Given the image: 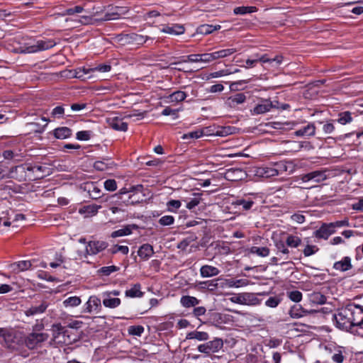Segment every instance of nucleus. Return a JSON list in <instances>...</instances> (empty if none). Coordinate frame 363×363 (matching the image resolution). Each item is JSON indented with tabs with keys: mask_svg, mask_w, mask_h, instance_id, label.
Returning a JSON list of instances; mask_svg holds the SVG:
<instances>
[{
	"mask_svg": "<svg viewBox=\"0 0 363 363\" xmlns=\"http://www.w3.org/2000/svg\"><path fill=\"white\" fill-rule=\"evenodd\" d=\"M333 321L335 327L343 331H351L353 328L360 329L363 321V307L350 303L337 309L333 314Z\"/></svg>",
	"mask_w": 363,
	"mask_h": 363,
	"instance_id": "1",
	"label": "nucleus"
},
{
	"mask_svg": "<svg viewBox=\"0 0 363 363\" xmlns=\"http://www.w3.org/2000/svg\"><path fill=\"white\" fill-rule=\"evenodd\" d=\"M57 43L52 39H25L20 43L14 51L19 53L31 54L45 51L55 47Z\"/></svg>",
	"mask_w": 363,
	"mask_h": 363,
	"instance_id": "2",
	"label": "nucleus"
},
{
	"mask_svg": "<svg viewBox=\"0 0 363 363\" xmlns=\"http://www.w3.org/2000/svg\"><path fill=\"white\" fill-rule=\"evenodd\" d=\"M286 164L281 162L274 164L259 167L256 168L255 174L261 178L269 179L286 171Z\"/></svg>",
	"mask_w": 363,
	"mask_h": 363,
	"instance_id": "3",
	"label": "nucleus"
},
{
	"mask_svg": "<svg viewBox=\"0 0 363 363\" xmlns=\"http://www.w3.org/2000/svg\"><path fill=\"white\" fill-rule=\"evenodd\" d=\"M29 164H23L12 167L9 173V177L21 181H33L42 178V175L32 174L30 172Z\"/></svg>",
	"mask_w": 363,
	"mask_h": 363,
	"instance_id": "4",
	"label": "nucleus"
},
{
	"mask_svg": "<svg viewBox=\"0 0 363 363\" xmlns=\"http://www.w3.org/2000/svg\"><path fill=\"white\" fill-rule=\"evenodd\" d=\"M49 338L46 333L32 332L26 335L24 339L26 346L30 350L41 347L43 344Z\"/></svg>",
	"mask_w": 363,
	"mask_h": 363,
	"instance_id": "5",
	"label": "nucleus"
},
{
	"mask_svg": "<svg viewBox=\"0 0 363 363\" xmlns=\"http://www.w3.org/2000/svg\"><path fill=\"white\" fill-rule=\"evenodd\" d=\"M223 347V341L221 338L216 337L213 340L201 344L197 347L199 352L209 355L218 352Z\"/></svg>",
	"mask_w": 363,
	"mask_h": 363,
	"instance_id": "6",
	"label": "nucleus"
},
{
	"mask_svg": "<svg viewBox=\"0 0 363 363\" xmlns=\"http://www.w3.org/2000/svg\"><path fill=\"white\" fill-rule=\"evenodd\" d=\"M277 101H272L268 99H262L260 101L250 110L252 116H257L269 112L272 108H278Z\"/></svg>",
	"mask_w": 363,
	"mask_h": 363,
	"instance_id": "7",
	"label": "nucleus"
},
{
	"mask_svg": "<svg viewBox=\"0 0 363 363\" xmlns=\"http://www.w3.org/2000/svg\"><path fill=\"white\" fill-rule=\"evenodd\" d=\"M119 40L127 44H135V45H143L145 43L150 40L151 43L153 42V38L147 36L143 35L140 34H137L135 33H131L128 34H123L121 36Z\"/></svg>",
	"mask_w": 363,
	"mask_h": 363,
	"instance_id": "8",
	"label": "nucleus"
},
{
	"mask_svg": "<svg viewBox=\"0 0 363 363\" xmlns=\"http://www.w3.org/2000/svg\"><path fill=\"white\" fill-rule=\"evenodd\" d=\"M108 247V243L103 240H91L86 243L85 252L86 255H95Z\"/></svg>",
	"mask_w": 363,
	"mask_h": 363,
	"instance_id": "9",
	"label": "nucleus"
},
{
	"mask_svg": "<svg viewBox=\"0 0 363 363\" xmlns=\"http://www.w3.org/2000/svg\"><path fill=\"white\" fill-rule=\"evenodd\" d=\"M101 309V301L96 296H91L83 306V312L87 313H99Z\"/></svg>",
	"mask_w": 363,
	"mask_h": 363,
	"instance_id": "10",
	"label": "nucleus"
},
{
	"mask_svg": "<svg viewBox=\"0 0 363 363\" xmlns=\"http://www.w3.org/2000/svg\"><path fill=\"white\" fill-rule=\"evenodd\" d=\"M325 171L315 170L307 174H302L301 179L303 182L313 181L316 183L322 182L327 179Z\"/></svg>",
	"mask_w": 363,
	"mask_h": 363,
	"instance_id": "11",
	"label": "nucleus"
},
{
	"mask_svg": "<svg viewBox=\"0 0 363 363\" xmlns=\"http://www.w3.org/2000/svg\"><path fill=\"white\" fill-rule=\"evenodd\" d=\"M52 340L58 344H68L69 342L66 339L67 330L61 324H54L52 325Z\"/></svg>",
	"mask_w": 363,
	"mask_h": 363,
	"instance_id": "12",
	"label": "nucleus"
},
{
	"mask_svg": "<svg viewBox=\"0 0 363 363\" xmlns=\"http://www.w3.org/2000/svg\"><path fill=\"white\" fill-rule=\"evenodd\" d=\"M247 173L241 168L233 167L228 169L225 174V178L230 181L238 182L247 178Z\"/></svg>",
	"mask_w": 363,
	"mask_h": 363,
	"instance_id": "13",
	"label": "nucleus"
},
{
	"mask_svg": "<svg viewBox=\"0 0 363 363\" xmlns=\"http://www.w3.org/2000/svg\"><path fill=\"white\" fill-rule=\"evenodd\" d=\"M81 188L88 192L89 196L92 199H97L101 198V190L97 186L95 182H86L82 184Z\"/></svg>",
	"mask_w": 363,
	"mask_h": 363,
	"instance_id": "14",
	"label": "nucleus"
},
{
	"mask_svg": "<svg viewBox=\"0 0 363 363\" xmlns=\"http://www.w3.org/2000/svg\"><path fill=\"white\" fill-rule=\"evenodd\" d=\"M335 232V230L333 229L330 223H323L319 229L316 230L314 232V235L317 238H322L327 240L329 236L333 234Z\"/></svg>",
	"mask_w": 363,
	"mask_h": 363,
	"instance_id": "15",
	"label": "nucleus"
},
{
	"mask_svg": "<svg viewBox=\"0 0 363 363\" xmlns=\"http://www.w3.org/2000/svg\"><path fill=\"white\" fill-rule=\"evenodd\" d=\"M49 304L47 301H43L38 305L31 306L25 311V314L27 316L36 315L43 313L48 308Z\"/></svg>",
	"mask_w": 363,
	"mask_h": 363,
	"instance_id": "16",
	"label": "nucleus"
},
{
	"mask_svg": "<svg viewBox=\"0 0 363 363\" xmlns=\"http://www.w3.org/2000/svg\"><path fill=\"white\" fill-rule=\"evenodd\" d=\"M160 31L164 33L179 35L183 34L185 31V29L182 25L172 24L164 26L161 28Z\"/></svg>",
	"mask_w": 363,
	"mask_h": 363,
	"instance_id": "17",
	"label": "nucleus"
},
{
	"mask_svg": "<svg viewBox=\"0 0 363 363\" xmlns=\"http://www.w3.org/2000/svg\"><path fill=\"white\" fill-rule=\"evenodd\" d=\"M246 99L247 96L244 93H238L228 97L226 103L230 107L235 108L237 106L245 103Z\"/></svg>",
	"mask_w": 363,
	"mask_h": 363,
	"instance_id": "18",
	"label": "nucleus"
},
{
	"mask_svg": "<svg viewBox=\"0 0 363 363\" xmlns=\"http://www.w3.org/2000/svg\"><path fill=\"white\" fill-rule=\"evenodd\" d=\"M108 123L110 127L116 130L126 131L128 130V123L118 117L108 118Z\"/></svg>",
	"mask_w": 363,
	"mask_h": 363,
	"instance_id": "19",
	"label": "nucleus"
},
{
	"mask_svg": "<svg viewBox=\"0 0 363 363\" xmlns=\"http://www.w3.org/2000/svg\"><path fill=\"white\" fill-rule=\"evenodd\" d=\"M220 271L216 267L211 265H203L200 268V274L203 278H208L217 276Z\"/></svg>",
	"mask_w": 363,
	"mask_h": 363,
	"instance_id": "20",
	"label": "nucleus"
},
{
	"mask_svg": "<svg viewBox=\"0 0 363 363\" xmlns=\"http://www.w3.org/2000/svg\"><path fill=\"white\" fill-rule=\"evenodd\" d=\"M315 134V126L313 123H308L307 125L301 128L294 132L297 137L313 136Z\"/></svg>",
	"mask_w": 363,
	"mask_h": 363,
	"instance_id": "21",
	"label": "nucleus"
},
{
	"mask_svg": "<svg viewBox=\"0 0 363 363\" xmlns=\"http://www.w3.org/2000/svg\"><path fill=\"white\" fill-rule=\"evenodd\" d=\"M153 247L147 243L141 245L138 251V256L144 260L149 259L153 255Z\"/></svg>",
	"mask_w": 363,
	"mask_h": 363,
	"instance_id": "22",
	"label": "nucleus"
},
{
	"mask_svg": "<svg viewBox=\"0 0 363 363\" xmlns=\"http://www.w3.org/2000/svg\"><path fill=\"white\" fill-rule=\"evenodd\" d=\"M138 228V227L135 224L127 225L121 229H119V230L112 232L111 234V237L113 238H118V237L129 235L132 233L133 230H136Z\"/></svg>",
	"mask_w": 363,
	"mask_h": 363,
	"instance_id": "23",
	"label": "nucleus"
},
{
	"mask_svg": "<svg viewBox=\"0 0 363 363\" xmlns=\"http://www.w3.org/2000/svg\"><path fill=\"white\" fill-rule=\"evenodd\" d=\"M351 259L350 257H345L341 260L334 263L333 268L340 272H345L352 268Z\"/></svg>",
	"mask_w": 363,
	"mask_h": 363,
	"instance_id": "24",
	"label": "nucleus"
},
{
	"mask_svg": "<svg viewBox=\"0 0 363 363\" xmlns=\"http://www.w3.org/2000/svg\"><path fill=\"white\" fill-rule=\"evenodd\" d=\"M187 96L186 92L183 91H176L165 97L167 103H178L183 101Z\"/></svg>",
	"mask_w": 363,
	"mask_h": 363,
	"instance_id": "25",
	"label": "nucleus"
},
{
	"mask_svg": "<svg viewBox=\"0 0 363 363\" xmlns=\"http://www.w3.org/2000/svg\"><path fill=\"white\" fill-rule=\"evenodd\" d=\"M209 339V335L206 332L194 330L186 334V340H196L198 341H206Z\"/></svg>",
	"mask_w": 363,
	"mask_h": 363,
	"instance_id": "26",
	"label": "nucleus"
},
{
	"mask_svg": "<svg viewBox=\"0 0 363 363\" xmlns=\"http://www.w3.org/2000/svg\"><path fill=\"white\" fill-rule=\"evenodd\" d=\"M52 133L55 138L64 140L69 138L72 135V131L67 127H60L55 128Z\"/></svg>",
	"mask_w": 363,
	"mask_h": 363,
	"instance_id": "27",
	"label": "nucleus"
},
{
	"mask_svg": "<svg viewBox=\"0 0 363 363\" xmlns=\"http://www.w3.org/2000/svg\"><path fill=\"white\" fill-rule=\"evenodd\" d=\"M200 301L197 298L188 295L182 296L180 298V303L184 308L195 307Z\"/></svg>",
	"mask_w": 363,
	"mask_h": 363,
	"instance_id": "28",
	"label": "nucleus"
},
{
	"mask_svg": "<svg viewBox=\"0 0 363 363\" xmlns=\"http://www.w3.org/2000/svg\"><path fill=\"white\" fill-rule=\"evenodd\" d=\"M274 246L277 250V255H284L285 259H288V255L289 254V250L288 249V246L286 244V241L279 239L275 240L274 241Z\"/></svg>",
	"mask_w": 363,
	"mask_h": 363,
	"instance_id": "29",
	"label": "nucleus"
},
{
	"mask_svg": "<svg viewBox=\"0 0 363 363\" xmlns=\"http://www.w3.org/2000/svg\"><path fill=\"white\" fill-rule=\"evenodd\" d=\"M32 267V263L30 260H22L17 262L13 263L11 265L12 270L13 272H23L25 270H28L30 269Z\"/></svg>",
	"mask_w": 363,
	"mask_h": 363,
	"instance_id": "30",
	"label": "nucleus"
},
{
	"mask_svg": "<svg viewBox=\"0 0 363 363\" xmlns=\"http://www.w3.org/2000/svg\"><path fill=\"white\" fill-rule=\"evenodd\" d=\"M194 197L189 199V200L185 199L182 201L186 203V208L189 210L194 209L196 206H197L201 201V195L199 194H193Z\"/></svg>",
	"mask_w": 363,
	"mask_h": 363,
	"instance_id": "31",
	"label": "nucleus"
},
{
	"mask_svg": "<svg viewBox=\"0 0 363 363\" xmlns=\"http://www.w3.org/2000/svg\"><path fill=\"white\" fill-rule=\"evenodd\" d=\"M141 286L140 284L133 285L132 288L128 289L125 292L126 297L130 298H140L143 296V292L140 291Z\"/></svg>",
	"mask_w": 363,
	"mask_h": 363,
	"instance_id": "32",
	"label": "nucleus"
},
{
	"mask_svg": "<svg viewBox=\"0 0 363 363\" xmlns=\"http://www.w3.org/2000/svg\"><path fill=\"white\" fill-rule=\"evenodd\" d=\"M220 28V26H213V25H208V24H203L199 26L197 29L196 32L199 34L201 35H208L211 33H213L214 30H218Z\"/></svg>",
	"mask_w": 363,
	"mask_h": 363,
	"instance_id": "33",
	"label": "nucleus"
},
{
	"mask_svg": "<svg viewBox=\"0 0 363 363\" xmlns=\"http://www.w3.org/2000/svg\"><path fill=\"white\" fill-rule=\"evenodd\" d=\"M235 52H237V50L235 48H233L223 49V50H220L213 52V57L214 58V60H218L220 58H225V57H229L231 55H233V53H235Z\"/></svg>",
	"mask_w": 363,
	"mask_h": 363,
	"instance_id": "34",
	"label": "nucleus"
},
{
	"mask_svg": "<svg viewBox=\"0 0 363 363\" xmlns=\"http://www.w3.org/2000/svg\"><path fill=\"white\" fill-rule=\"evenodd\" d=\"M308 313L309 312L303 309L300 305H295L291 308L289 313L293 318H299Z\"/></svg>",
	"mask_w": 363,
	"mask_h": 363,
	"instance_id": "35",
	"label": "nucleus"
},
{
	"mask_svg": "<svg viewBox=\"0 0 363 363\" xmlns=\"http://www.w3.org/2000/svg\"><path fill=\"white\" fill-rule=\"evenodd\" d=\"M41 121L45 122L44 125H41L38 122H32L28 124V126L30 127V129L33 130L35 133H42L45 131V127L49 121L48 118L45 117H42Z\"/></svg>",
	"mask_w": 363,
	"mask_h": 363,
	"instance_id": "36",
	"label": "nucleus"
},
{
	"mask_svg": "<svg viewBox=\"0 0 363 363\" xmlns=\"http://www.w3.org/2000/svg\"><path fill=\"white\" fill-rule=\"evenodd\" d=\"M309 300L315 304H324L326 302V297L320 292L314 291L309 294Z\"/></svg>",
	"mask_w": 363,
	"mask_h": 363,
	"instance_id": "37",
	"label": "nucleus"
},
{
	"mask_svg": "<svg viewBox=\"0 0 363 363\" xmlns=\"http://www.w3.org/2000/svg\"><path fill=\"white\" fill-rule=\"evenodd\" d=\"M1 189L6 191L8 194H11L19 192L20 186L12 181H8L1 185Z\"/></svg>",
	"mask_w": 363,
	"mask_h": 363,
	"instance_id": "38",
	"label": "nucleus"
},
{
	"mask_svg": "<svg viewBox=\"0 0 363 363\" xmlns=\"http://www.w3.org/2000/svg\"><path fill=\"white\" fill-rule=\"evenodd\" d=\"M2 156L5 160H13L14 161H19L21 158L23 157L22 153L11 150H4L2 153Z\"/></svg>",
	"mask_w": 363,
	"mask_h": 363,
	"instance_id": "39",
	"label": "nucleus"
},
{
	"mask_svg": "<svg viewBox=\"0 0 363 363\" xmlns=\"http://www.w3.org/2000/svg\"><path fill=\"white\" fill-rule=\"evenodd\" d=\"M223 281H225V279H221V278L208 280L207 290H208L210 291H214L219 287L220 288L225 287V283H223Z\"/></svg>",
	"mask_w": 363,
	"mask_h": 363,
	"instance_id": "40",
	"label": "nucleus"
},
{
	"mask_svg": "<svg viewBox=\"0 0 363 363\" xmlns=\"http://www.w3.org/2000/svg\"><path fill=\"white\" fill-rule=\"evenodd\" d=\"M260 303L259 299L254 294L245 293L243 305L257 306Z\"/></svg>",
	"mask_w": 363,
	"mask_h": 363,
	"instance_id": "41",
	"label": "nucleus"
},
{
	"mask_svg": "<svg viewBox=\"0 0 363 363\" xmlns=\"http://www.w3.org/2000/svg\"><path fill=\"white\" fill-rule=\"evenodd\" d=\"M82 300L79 296H69L63 301V306L65 308H74L79 306Z\"/></svg>",
	"mask_w": 363,
	"mask_h": 363,
	"instance_id": "42",
	"label": "nucleus"
},
{
	"mask_svg": "<svg viewBox=\"0 0 363 363\" xmlns=\"http://www.w3.org/2000/svg\"><path fill=\"white\" fill-rule=\"evenodd\" d=\"M353 120L352 113L350 111H343L338 113L337 121L341 125L350 123Z\"/></svg>",
	"mask_w": 363,
	"mask_h": 363,
	"instance_id": "43",
	"label": "nucleus"
},
{
	"mask_svg": "<svg viewBox=\"0 0 363 363\" xmlns=\"http://www.w3.org/2000/svg\"><path fill=\"white\" fill-rule=\"evenodd\" d=\"M121 301L118 298H111L108 296V297L104 298L103 305L106 308H115L120 306Z\"/></svg>",
	"mask_w": 363,
	"mask_h": 363,
	"instance_id": "44",
	"label": "nucleus"
},
{
	"mask_svg": "<svg viewBox=\"0 0 363 363\" xmlns=\"http://www.w3.org/2000/svg\"><path fill=\"white\" fill-rule=\"evenodd\" d=\"M255 202L251 199H239L233 203L235 206H242V208L245 211L251 209Z\"/></svg>",
	"mask_w": 363,
	"mask_h": 363,
	"instance_id": "45",
	"label": "nucleus"
},
{
	"mask_svg": "<svg viewBox=\"0 0 363 363\" xmlns=\"http://www.w3.org/2000/svg\"><path fill=\"white\" fill-rule=\"evenodd\" d=\"M286 244L290 247H298L301 244V239L294 235H289L286 239Z\"/></svg>",
	"mask_w": 363,
	"mask_h": 363,
	"instance_id": "46",
	"label": "nucleus"
},
{
	"mask_svg": "<svg viewBox=\"0 0 363 363\" xmlns=\"http://www.w3.org/2000/svg\"><path fill=\"white\" fill-rule=\"evenodd\" d=\"M257 11L255 6H239L236 7L233 10V13L235 15H245L247 13H251Z\"/></svg>",
	"mask_w": 363,
	"mask_h": 363,
	"instance_id": "47",
	"label": "nucleus"
},
{
	"mask_svg": "<svg viewBox=\"0 0 363 363\" xmlns=\"http://www.w3.org/2000/svg\"><path fill=\"white\" fill-rule=\"evenodd\" d=\"M119 270V267L111 265L107 267H102L99 269H98L97 273L101 276H109L111 274L116 272Z\"/></svg>",
	"mask_w": 363,
	"mask_h": 363,
	"instance_id": "48",
	"label": "nucleus"
},
{
	"mask_svg": "<svg viewBox=\"0 0 363 363\" xmlns=\"http://www.w3.org/2000/svg\"><path fill=\"white\" fill-rule=\"evenodd\" d=\"M223 283H225V286L228 287H240L242 286H246L247 281L243 279H225V281H223Z\"/></svg>",
	"mask_w": 363,
	"mask_h": 363,
	"instance_id": "49",
	"label": "nucleus"
},
{
	"mask_svg": "<svg viewBox=\"0 0 363 363\" xmlns=\"http://www.w3.org/2000/svg\"><path fill=\"white\" fill-rule=\"evenodd\" d=\"M94 135L91 130H80L76 133V138L80 141H87Z\"/></svg>",
	"mask_w": 363,
	"mask_h": 363,
	"instance_id": "50",
	"label": "nucleus"
},
{
	"mask_svg": "<svg viewBox=\"0 0 363 363\" xmlns=\"http://www.w3.org/2000/svg\"><path fill=\"white\" fill-rule=\"evenodd\" d=\"M145 328L142 325H131L128 327V334L133 336L140 337L144 333Z\"/></svg>",
	"mask_w": 363,
	"mask_h": 363,
	"instance_id": "51",
	"label": "nucleus"
},
{
	"mask_svg": "<svg viewBox=\"0 0 363 363\" xmlns=\"http://www.w3.org/2000/svg\"><path fill=\"white\" fill-rule=\"evenodd\" d=\"M204 134V130H196L194 131L189 132L188 133L184 134L182 137L183 140L188 139H197L203 136Z\"/></svg>",
	"mask_w": 363,
	"mask_h": 363,
	"instance_id": "52",
	"label": "nucleus"
},
{
	"mask_svg": "<svg viewBox=\"0 0 363 363\" xmlns=\"http://www.w3.org/2000/svg\"><path fill=\"white\" fill-rule=\"evenodd\" d=\"M181 206L182 202L179 200H169L167 203V211L172 213H176Z\"/></svg>",
	"mask_w": 363,
	"mask_h": 363,
	"instance_id": "53",
	"label": "nucleus"
},
{
	"mask_svg": "<svg viewBox=\"0 0 363 363\" xmlns=\"http://www.w3.org/2000/svg\"><path fill=\"white\" fill-rule=\"evenodd\" d=\"M89 15L82 16L79 19V22L83 25L93 24L95 20L93 18L94 12L89 11Z\"/></svg>",
	"mask_w": 363,
	"mask_h": 363,
	"instance_id": "54",
	"label": "nucleus"
},
{
	"mask_svg": "<svg viewBox=\"0 0 363 363\" xmlns=\"http://www.w3.org/2000/svg\"><path fill=\"white\" fill-rule=\"evenodd\" d=\"M252 253H255L257 255L264 257H267L269 255V249L267 247H253L251 250Z\"/></svg>",
	"mask_w": 363,
	"mask_h": 363,
	"instance_id": "55",
	"label": "nucleus"
},
{
	"mask_svg": "<svg viewBox=\"0 0 363 363\" xmlns=\"http://www.w3.org/2000/svg\"><path fill=\"white\" fill-rule=\"evenodd\" d=\"M104 189L108 191H114L117 189V183L115 179H106L104 182Z\"/></svg>",
	"mask_w": 363,
	"mask_h": 363,
	"instance_id": "56",
	"label": "nucleus"
},
{
	"mask_svg": "<svg viewBox=\"0 0 363 363\" xmlns=\"http://www.w3.org/2000/svg\"><path fill=\"white\" fill-rule=\"evenodd\" d=\"M158 222L162 226L171 225L174 223V218L172 216H164L159 219Z\"/></svg>",
	"mask_w": 363,
	"mask_h": 363,
	"instance_id": "57",
	"label": "nucleus"
},
{
	"mask_svg": "<svg viewBox=\"0 0 363 363\" xmlns=\"http://www.w3.org/2000/svg\"><path fill=\"white\" fill-rule=\"evenodd\" d=\"M331 359L335 363H342L345 359L342 350L337 349L331 355Z\"/></svg>",
	"mask_w": 363,
	"mask_h": 363,
	"instance_id": "58",
	"label": "nucleus"
},
{
	"mask_svg": "<svg viewBox=\"0 0 363 363\" xmlns=\"http://www.w3.org/2000/svg\"><path fill=\"white\" fill-rule=\"evenodd\" d=\"M288 297L292 301L298 303L302 299V293L299 291H291L288 292Z\"/></svg>",
	"mask_w": 363,
	"mask_h": 363,
	"instance_id": "59",
	"label": "nucleus"
},
{
	"mask_svg": "<svg viewBox=\"0 0 363 363\" xmlns=\"http://www.w3.org/2000/svg\"><path fill=\"white\" fill-rule=\"evenodd\" d=\"M318 251V247L316 245H307L304 248L303 253L306 257H309L314 255Z\"/></svg>",
	"mask_w": 363,
	"mask_h": 363,
	"instance_id": "60",
	"label": "nucleus"
},
{
	"mask_svg": "<svg viewBox=\"0 0 363 363\" xmlns=\"http://www.w3.org/2000/svg\"><path fill=\"white\" fill-rule=\"evenodd\" d=\"M320 123H323V131L325 134H330L334 132L335 125L332 122L326 121V122H320Z\"/></svg>",
	"mask_w": 363,
	"mask_h": 363,
	"instance_id": "61",
	"label": "nucleus"
},
{
	"mask_svg": "<svg viewBox=\"0 0 363 363\" xmlns=\"http://www.w3.org/2000/svg\"><path fill=\"white\" fill-rule=\"evenodd\" d=\"M162 115L163 116H172L173 119H176L178 118V110L172 109V108L167 106L163 109L162 111Z\"/></svg>",
	"mask_w": 363,
	"mask_h": 363,
	"instance_id": "62",
	"label": "nucleus"
},
{
	"mask_svg": "<svg viewBox=\"0 0 363 363\" xmlns=\"http://www.w3.org/2000/svg\"><path fill=\"white\" fill-rule=\"evenodd\" d=\"M84 212L87 213L88 214L95 215L98 212L99 209L101 208V206L91 204L84 206Z\"/></svg>",
	"mask_w": 363,
	"mask_h": 363,
	"instance_id": "63",
	"label": "nucleus"
},
{
	"mask_svg": "<svg viewBox=\"0 0 363 363\" xmlns=\"http://www.w3.org/2000/svg\"><path fill=\"white\" fill-rule=\"evenodd\" d=\"M280 303V299L277 296L269 297L265 302V305L270 308H276Z\"/></svg>",
	"mask_w": 363,
	"mask_h": 363,
	"instance_id": "64",
	"label": "nucleus"
}]
</instances>
